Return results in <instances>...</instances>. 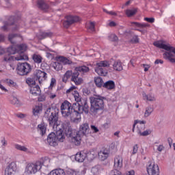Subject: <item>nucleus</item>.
Returning a JSON list of instances; mask_svg holds the SVG:
<instances>
[{"label":"nucleus","instance_id":"nucleus-1","mask_svg":"<svg viewBox=\"0 0 175 175\" xmlns=\"http://www.w3.org/2000/svg\"><path fill=\"white\" fill-rule=\"evenodd\" d=\"M27 50V44H22L18 46L13 45L7 49L8 54L3 57V62L10 64L13 61H23L27 59L28 56L23 55V53Z\"/></svg>","mask_w":175,"mask_h":175},{"label":"nucleus","instance_id":"nucleus-2","mask_svg":"<svg viewBox=\"0 0 175 175\" xmlns=\"http://www.w3.org/2000/svg\"><path fill=\"white\" fill-rule=\"evenodd\" d=\"M76 103L71 105L72 115L76 116L77 120L80 118V114L84 111L85 114H88L90 112V106H88V100L87 98H82L81 96L77 91H74L72 93Z\"/></svg>","mask_w":175,"mask_h":175},{"label":"nucleus","instance_id":"nucleus-3","mask_svg":"<svg viewBox=\"0 0 175 175\" xmlns=\"http://www.w3.org/2000/svg\"><path fill=\"white\" fill-rule=\"evenodd\" d=\"M105 99H106L105 97L100 95L90 97L91 105L90 111L92 116H100L103 113Z\"/></svg>","mask_w":175,"mask_h":175},{"label":"nucleus","instance_id":"nucleus-4","mask_svg":"<svg viewBox=\"0 0 175 175\" xmlns=\"http://www.w3.org/2000/svg\"><path fill=\"white\" fill-rule=\"evenodd\" d=\"M59 110L57 107H49L44 112V117L49 122V126H52L53 129L58 126V120Z\"/></svg>","mask_w":175,"mask_h":175},{"label":"nucleus","instance_id":"nucleus-5","mask_svg":"<svg viewBox=\"0 0 175 175\" xmlns=\"http://www.w3.org/2000/svg\"><path fill=\"white\" fill-rule=\"evenodd\" d=\"M154 46L159 49L166 50L167 52L163 53V58L168 59L172 64H175V48L171 46L170 44H165L164 41L159 40L153 43Z\"/></svg>","mask_w":175,"mask_h":175},{"label":"nucleus","instance_id":"nucleus-6","mask_svg":"<svg viewBox=\"0 0 175 175\" xmlns=\"http://www.w3.org/2000/svg\"><path fill=\"white\" fill-rule=\"evenodd\" d=\"M57 142L64 143L65 142V134L62 130H59L56 132V135L54 133H51L47 137V143L52 147H55L58 145Z\"/></svg>","mask_w":175,"mask_h":175},{"label":"nucleus","instance_id":"nucleus-7","mask_svg":"<svg viewBox=\"0 0 175 175\" xmlns=\"http://www.w3.org/2000/svg\"><path fill=\"white\" fill-rule=\"evenodd\" d=\"M31 70V64L27 62L18 63L17 64L16 72L19 76H28Z\"/></svg>","mask_w":175,"mask_h":175},{"label":"nucleus","instance_id":"nucleus-8","mask_svg":"<svg viewBox=\"0 0 175 175\" xmlns=\"http://www.w3.org/2000/svg\"><path fill=\"white\" fill-rule=\"evenodd\" d=\"M64 132L67 137H70L71 143H73V144H75V146H79L81 137H80L79 134H77V132L73 130L72 127H70Z\"/></svg>","mask_w":175,"mask_h":175},{"label":"nucleus","instance_id":"nucleus-9","mask_svg":"<svg viewBox=\"0 0 175 175\" xmlns=\"http://www.w3.org/2000/svg\"><path fill=\"white\" fill-rule=\"evenodd\" d=\"M43 166V162L37 161L36 163H28L25 167V173L27 174H35L38 173Z\"/></svg>","mask_w":175,"mask_h":175},{"label":"nucleus","instance_id":"nucleus-10","mask_svg":"<svg viewBox=\"0 0 175 175\" xmlns=\"http://www.w3.org/2000/svg\"><path fill=\"white\" fill-rule=\"evenodd\" d=\"M110 64L107 61H101L97 63V67L95 68V72H96L99 76H106L107 75V70L103 68H109Z\"/></svg>","mask_w":175,"mask_h":175},{"label":"nucleus","instance_id":"nucleus-11","mask_svg":"<svg viewBox=\"0 0 175 175\" xmlns=\"http://www.w3.org/2000/svg\"><path fill=\"white\" fill-rule=\"evenodd\" d=\"M61 111L63 117H70L72 116V104L69 103L68 100H65L61 105Z\"/></svg>","mask_w":175,"mask_h":175},{"label":"nucleus","instance_id":"nucleus-12","mask_svg":"<svg viewBox=\"0 0 175 175\" xmlns=\"http://www.w3.org/2000/svg\"><path fill=\"white\" fill-rule=\"evenodd\" d=\"M147 172L149 175H159V167L154 161H149L146 165Z\"/></svg>","mask_w":175,"mask_h":175},{"label":"nucleus","instance_id":"nucleus-13","mask_svg":"<svg viewBox=\"0 0 175 175\" xmlns=\"http://www.w3.org/2000/svg\"><path fill=\"white\" fill-rule=\"evenodd\" d=\"M34 79L36 81H38L40 84H42V81H44L47 79V73L40 70H36L33 72Z\"/></svg>","mask_w":175,"mask_h":175},{"label":"nucleus","instance_id":"nucleus-14","mask_svg":"<svg viewBox=\"0 0 175 175\" xmlns=\"http://www.w3.org/2000/svg\"><path fill=\"white\" fill-rule=\"evenodd\" d=\"M80 21V18L79 16H67L66 17V21H64L63 25L64 28H69L72 24H75V23H77Z\"/></svg>","mask_w":175,"mask_h":175},{"label":"nucleus","instance_id":"nucleus-15","mask_svg":"<svg viewBox=\"0 0 175 175\" xmlns=\"http://www.w3.org/2000/svg\"><path fill=\"white\" fill-rule=\"evenodd\" d=\"M131 25L137 27L139 29H135V31L141 32L142 35H144V33H147V27H150V25L148 24L139 23L137 22H131Z\"/></svg>","mask_w":175,"mask_h":175},{"label":"nucleus","instance_id":"nucleus-16","mask_svg":"<svg viewBox=\"0 0 175 175\" xmlns=\"http://www.w3.org/2000/svg\"><path fill=\"white\" fill-rule=\"evenodd\" d=\"M16 170H17V165L14 162H12L5 168V175H14L16 174Z\"/></svg>","mask_w":175,"mask_h":175},{"label":"nucleus","instance_id":"nucleus-17","mask_svg":"<svg viewBox=\"0 0 175 175\" xmlns=\"http://www.w3.org/2000/svg\"><path fill=\"white\" fill-rule=\"evenodd\" d=\"M79 76H80V73L79 72H74L72 77H71V81H73L76 85L83 84V79L81 77H79Z\"/></svg>","mask_w":175,"mask_h":175},{"label":"nucleus","instance_id":"nucleus-18","mask_svg":"<svg viewBox=\"0 0 175 175\" xmlns=\"http://www.w3.org/2000/svg\"><path fill=\"white\" fill-rule=\"evenodd\" d=\"M113 167L115 170H120L122 167V157L120 156H116L114 159Z\"/></svg>","mask_w":175,"mask_h":175},{"label":"nucleus","instance_id":"nucleus-19","mask_svg":"<svg viewBox=\"0 0 175 175\" xmlns=\"http://www.w3.org/2000/svg\"><path fill=\"white\" fill-rule=\"evenodd\" d=\"M37 7L38 9H40V10L46 12V10H48L49 8H50V5H49L44 0H37Z\"/></svg>","mask_w":175,"mask_h":175},{"label":"nucleus","instance_id":"nucleus-20","mask_svg":"<svg viewBox=\"0 0 175 175\" xmlns=\"http://www.w3.org/2000/svg\"><path fill=\"white\" fill-rule=\"evenodd\" d=\"M79 133L83 134V136H86L90 133V126L88 123H83L79 127Z\"/></svg>","mask_w":175,"mask_h":175},{"label":"nucleus","instance_id":"nucleus-21","mask_svg":"<svg viewBox=\"0 0 175 175\" xmlns=\"http://www.w3.org/2000/svg\"><path fill=\"white\" fill-rule=\"evenodd\" d=\"M142 95L144 100H148L149 102H155V100H157V98H155V94L152 93H149L148 94L143 93Z\"/></svg>","mask_w":175,"mask_h":175},{"label":"nucleus","instance_id":"nucleus-22","mask_svg":"<svg viewBox=\"0 0 175 175\" xmlns=\"http://www.w3.org/2000/svg\"><path fill=\"white\" fill-rule=\"evenodd\" d=\"M85 158H87V154L84 152L77 153L75 155V161L77 162H84Z\"/></svg>","mask_w":175,"mask_h":175},{"label":"nucleus","instance_id":"nucleus-23","mask_svg":"<svg viewBox=\"0 0 175 175\" xmlns=\"http://www.w3.org/2000/svg\"><path fill=\"white\" fill-rule=\"evenodd\" d=\"M113 68L116 72H121L122 70L123 67H122V62L120 60H116L114 62L113 64Z\"/></svg>","mask_w":175,"mask_h":175},{"label":"nucleus","instance_id":"nucleus-24","mask_svg":"<svg viewBox=\"0 0 175 175\" xmlns=\"http://www.w3.org/2000/svg\"><path fill=\"white\" fill-rule=\"evenodd\" d=\"M98 158L101 161H106L109 158V150H103L98 152Z\"/></svg>","mask_w":175,"mask_h":175},{"label":"nucleus","instance_id":"nucleus-25","mask_svg":"<svg viewBox=\"0 0 175 175\" xmlns=\"http://www.w3.org/2000/svg\"><path fill=\"white\" fill-rule=\"evenodd\" d=\"M94 83L98 88H102L103 87L105 82L103 81V79L100 77H94Z\"/></svg>","mask_w":175,"mask_h":175},{"label":"nucleus","instance_id":"nucleus-26","mask_svg":"<svg viewBox=\"0 0 175 175\" xmlns=\"http://www.w3.org/2000/svg\"><path fill=\"white\" fill-rule=\"evenodd\" d=\"M116 88V83L113 81H108L104 83L103 88H106L107 90H114Z\"/></svg>","mask_w":175,"mask_h":175},{"label":"nucleus","instance_id":"nucleus-27","mask_svg":"<svg viewBox=\"0 0 175 175\" xmlns=\"http://www.w3.org/2000/svg\"><path fill=\"white\" fill-rule=\"evenodd\" d=\"M65 170L61 168L55 169L50 172L48 175H65Z\"/></svg>","mask_w":175,"mask_h":175},{"label":"nucleus","instance_id":"nucleus-28","mask_svg":"<svg viewBox=\"0 0 175 175\" xmlns=\"http://www.w3.org/2000/svg\"><path fill=\"white\" fill-rule=\"evenodd\" d=\"M31 57L35 64H42L43 61V57L39 54L34 53Z\"/></svg>","mask_w":175,"mask_h":175},{"label":"nucleus","instance_id":"nucleus-29","mask_svg":"<svg viewBox=\"0 0 175 175\" xmlns=\"http://www.w3.org/2000/svg\"><path fill=\"white\" fill-rule=\"evenodd\" d=\"M37 129L42 136H44L46 135V131H47V127H46L44 124H40L38 125Z\"/></svg>","mask_w":175,"mask_h":175},{"label":"nucleus","instance_id":"nucleus-30","mask_svg":"<svg viewBox=\"0 0 175 175\" xmlns=\"http://www.w3.org/2000/svg\"><path fill=\"white\" fill-rule=\"evenodd\" d=\"M74 72H80L81 73H88V72H90V68H88L87 66H81L75 68V71Z\"/></svg>","mask_w":175,"mask_h":175},{"label":"nucleus","instance_id":"nucleus-31","mask_svg":"<svg viewBox=\"0 0 175 175\" xmlns=\"http://www.w3.org/2000/svg\"><path fill=\"white\" fill-rule=\"evenodd\" d=\"M72 76H73V72H72V70L66 71L62 78L63 83H67L68 80H69L70 77H72Z\"/></svg>","mask_w":175,"mask_h":175},{"label":"nucleus","instance_id":"nucleus-32","mask_svg":"<svg viewBox=\"0 0 175 175\" xmlns=\"http://www.w3.org/2000/svg\"><path fill=\"white\" fill-rule=\"evenodd\" d=\"M58 60L59 61V62L63 64V65H70V64H72V60H70V59H69L66 57H62V56L59 57Z\"/></svg>","mask_w":175,"mask_h":175},{"label":"nucleus","instance_id":"nucleus-33","mask_svg":"<svg viewBox=\"0 0 175 175\" xmlns=\"http://www.w3.org/2000/svg\"><path fill=\"white\" fill-rule=\"evenodd\" d=\"M30 92L32 94V95H40V88L39 85L32 87L30 90Z\"/></svg>","mask_w":175,"mask_h":175},{"label":"nucleus","instance_id":"nucleus-34","mask_svg":"<svg viewBox=\"0 0 175 175\" xmlns=\"http://www.w3.org/2000/svg\"><path fill=\"white\" fill-rule=\"evenodd\" d=\"M10 103L12 105H14V106H16V107H20V106H21V105H23V103H21V101L16 97L12 98V99L10 100Z\"/></svg>","mask_w":175,"mask_h":175},{"label":"nucleus","instance_id":"nucleus-35","mask_svg":"<svg viewBox=\"0 0 175 175\" xmlns=\"http://www.w3.org/2000/svg\"><path fill=\"white\" fill-rule=\"evenodd\" d=\"M154 111V107L151 105L148 106L146 108V111L144 113V117H150L151 114H152V112Z\"/></svg>","mask_w":175,"mask_h":175},{"label":"nucleus","instance_id":"nucleus-36","mask_svg":"<svg viewBox=\"0 0 175 175\" xmlns=\"http://www.w3.org/2000/svg\"><path fill=\"white\" fill-rule=\"evenodd\" d=\"M53 33L51 32H41L39 34V39H44L45 38H51Z\"/></svg>","mask_w":175,"mask_h":175},{"label":"nucleus","instance_id":"nucleus-37","mask_svg":"<svg viewBox=\"0 0 175 175\" xmlns=\"http://www.w3.org/2000/svg\"><path fill=\"white\" fill-rule=\"evenodd\" d=\"M125 13L127 17H132V16H135V14L137 13V9L133 8V10H126Z\"/></svg>","mask_w":175,"mask_h":175},{"label":"nucleus","instance_id":"nucleus-38","mask_svg":"<svg viewBox=\"0 0 175 175\" xmlns=\"http://www.w3.org/2000/svg\"><path fill=\"white\" fill-rule=\"evenodd\" d=\"M87 29L90 32H95V22H90L86 25Z\"/></svg>","mask_w":175,"mask_h":175},{"label":"nucleus","instance_id":"nucleus-39","mask_svg":"<svg viewBox=\"0 0 175 175\" xmlns=\"http://www.w3.org/2000/svg\"><path fill=\"white\" fill-rule=\"evenodd\" d=\"M14 147L18 151H23V152H28V148L21 146L20 144H15Z\"/></svg>","mask_w":175,"mask_h":175},{"label":"nucleus","instance_id":"nucleus-40","mask_svg":"<svg viewBox=\"0 0 175 175\" xmlns=\"http://www.w3.org/2000/svg\"><path fill=\"white\" fill-rule=\"evenodd\" d=\"M52 68L58 72L59 70H62V64L58 62H56L53 64Z\"/></svg>","mask_w":175,"mask_h":175},{"label":"nucleus","instance_id":"nucleus-41","mask_svg":"<svg viewBox=\"0 0 175 175\" xmlns=\"http://www.w3.org/2000/svg\"><path fill=\"white\" fill-rule=\"evenodd\" d=\"M27 84L29 85H35L36 84V79H35V77L33 75V77H29L26 79Z\"/></svg>","mask_w":175,"mask_h":175},{"label":"nucleus","instance_id":"nucleus-42","mask_svg":"<svg viewBox=\"0 0 175 175\" xmlns=\"http://www.w3.org/2000/svg\"><path fill=\"white\" fill-rule=\"evenodd\" d=\"M67 173L68 174L70 175H83V172H80V171H76L72 169L68 170Z\"/></svg>","mask_w":175,"mask_h":175},{"label":"nucleus","instance_id":"nucleus-43","mask_svg":"<svg viewBox=\"0 0 175 175\" xmlns=\"http://www.w3.org/2000/svg\"><path fill=\"white\" fill-rule=\"evenodd\" d=\"M62 126L63 131H64V132L66 131H68L70 128H72L70 126V122H64V123H62Z\"/></svg>","mask_w":175,"mask_h":175},{"label":"nucleus","instance_id":"nucleus-44","mask_svg":"<svg viewBox=\"0 0 175 175\" xmlns=\"http://www.w3.org/2000/svg\"><path fill=\"white\" fill-rule=\"evenodd\" d=\"M40 111H42V107L40 106H36L33 109V114L34 116H38L39 114V113H40Z\"/></svg>","mask_w":175,"mask_h":175},{"label":"nucleus","instance_id":"nucleus-45","mask_svg":"<svg viewBox=\"0 0 175 175\" xmlns=\"http://www.w3.org/2000/svg\"><path fill=\"white\" fill-rule=\"evenodd\" d=\"M17 36H20V35L18 34H10L8 36V40L12 42L13 44H14V43H16V42L14 40H13V39H14V38H17Z\"/></svg>","mask_w":175,"mask_h":175},{"label":"nucleus","instance_id":"nucleus-46","mask_svg":"<svg viewBox=\"0 0 175 175\" xmlns=\"http://www.w3.org/2000/svg\"><path fill=\"white\" fill-rule=\"evenodd\" d=\"M108 38L111 42H117L118 40V37L116 34H110Z\"/></svg>","mask_w":175,"mask_h":175},{"label":"nucleus","instance_id":"nucleus-47","mask_svg":"<svg viewBox=\"0 0 175 175\" xmlns=\"http://www.w3.org/2000/svg\"><path fill=\"white\" fill-rule=\"evenodd\" d=\"M130 42L134 44L139 43V37L136 35L133 36Z\"/></svg>","mask_w":175,"mask_h":175},{"label":"nucleus","instance_id":"nucleus-48","mask_svg":"<svg viewBox=\"0 0 175 175\" xmlns=\"http://www.w3.org/2000/svg\"><path fill=\"white\" fill-rule=\"evenodd\" d=\"M138 133L140 135V136H148L151 132H150V131H145L142 132V130H139Z\"/></svg>","mask_w":175,"mask_h":175},{"label":"nucleus","instance_id":"nucleus-49","mask_svg":"<svg viewBox=\"0 0 175 175\" xmlns=\"http://www.w3.org/2000/svg\"><path fill=\"white\" fill-rule=\"evenodd\" d=\"M139 150V146L137 144H135L133 148V152H132V154L135 155V154H137V151Z\"/></svg>","mask_w":175,"mask_h":175},{"label":"nucleus","instance_id":"nucleus-50","mask_svg":"<svg viewBox=\"0 0 175 175\" xmlns=\"http://www.w3.org/2000/svg\"><path fill=\"white\" fill-rule=\"evenodd\" d=\"M76 88H77V87L76 86H71L68 90H66V94H70L71 92H73V91H75V90H76Z\"/></svg>","mask_w":175,"mask_h":175},{"label":"nucleus","instance_id":"nucleus-51","mask_svg":"<svg viewBox=\"0 0 175 175\" xmlns=\"http://www.w3.org/2000/svg\"><path fill=\"white\" fill-rule=\"evenodd\" d=\"M103 12H105L107 14H110V16H117V13H116L115 12H113V11L109 12V11H107V10L103 9Z\"/></svg>","mask_w":175,"mask_h":175},{"label":"nucleus","instance_id":"nucleus-52","mask_svg":"<svg viewBox=\"0 0 175 175\" xmlns=\"http://www.w3.org/2000/svg\"><path fill=\"white\" fill-rule=\"evenodd\" d=\"M92 173H93L94 175H98L99 174V170L98 167H93L92 169Z\"/></svg>","mask_w":175,"mask_h":175},{"label":"nucleus","instance_id":"nucleus-53","mask_svg":"<svg viewBox=\"0 0 175 175\" xmlns=\"http://www.w3.org/2000/svg\"><path fill=\"white\" fill-rule=\"evenodd\" d=\"M90 128L92 131H93L94 133H98L99 132V129H98L97 127L95 126L94 125H91Z\"/></svg>","mask_w":175,"mask_h":175},{"label":"nucleus","instance_id":"nucleus-54","mask_svg":"<svg viewBox=\"0 0 175 175\" xmlns=\"http://www.w3.org/2000/svg\"><path fill=\"white\" fill-rule=\"evenodd\" d=\"M145 21H147L148 23H150L152 24V23H154L155 18H144Z\"/></svg>","mask_w":175,"mask_h":175},{"label":"nucleus","instance_id":"nucleus-55","mask_svg":"<svg viewBox=\"0 0 175 175\" xmlns=\"http://www.w3.org/2000/svg\"><path fill=\"white\" fill-rule=\"evenodd\" d=\"M144 68V72H148V70L150 68V66L148 64H142Z\"/></svg>","mask_w":175,"mask_h":175},{"label":"nucleus","instance_id":"nucleus-56","mask_svg":"<svg viewBox=\"0 0 175 175\" xmlns=\"http://www.w3.org/2000/svg\"><path fill=\"white\" fill-rule=\"evenodd\" d=\"M8 27H9V23L8 22L4 23V25L2 27L3 31H8Z\"/></svg>","mask_w":175,"mask_h":175},{"label":"nucleus","instance_id":"nucleus-57","mask_svg":"<svg viewBox=\"0 0 175 175\" xmlns=\"http://www.w3.org/2000/svg\"><path fill=\"white\" fill-rule=\"evenodd\" d=\"M7 83L9 84V85H16V83H14V81H13L12 79H8Z\"/></svg>","mask_w":175,"mask_h":175},{"label":"nucleus","instance_id":"nucleus-58","mask_svg":"<svg viewBox=\"0 0 175 175\" xmlns=\"http://www.w3.org/2000/svg\"><path fill=\"white\" fill-rule=\"evenodd\" d=\"M165 147H163V145H159L157 148V150L159 151V152H161V151H163Z\"/></svg>","mask_w":175,"mask_h":175},{"label":"nucleus","instance_id":"nucleus-59","mask_svg":"<svg viewBox=\"0 0 175 175\" xmlns=\"http://www.w3.org/2000/svg\"><path fill=\"white\" fill-rule=\"evenodd\" d=\"M124 175H135V171L133 170L129 171L126 174H124Z\"/></svg>","mask_w":175,"mask_h":175},{"label":"nucleus","instance_id":"nucleus-60","mask_svg":"<svg viewBox=\"0 0 175 175\" xmlns=\"http://www.w3.org/2000/svg\"><path fill=\"white\" fill-rule=\"evenodd\" d=\"M45 99H46V97H44V96H40L38 97L39 102H43L45 100Z\"/></svg>","mask_w":175,"mask_h":175},{"label":"nucleus","instance_id":"nucleus-61","mask_svg":"<svg viewBox=\"0 0 175 175\" xmlns=\"http://www.w3.org/2000/svg\"><path fill=\"white\" fill-rule=\"evenodd\" d=\"M154 64L157 65L158 64H163V60L162 59H156Z\"/></svg>","mask_w":175,"mask_h":175},{"label":"nucleus","instance_id":"nucleus-62","mask_svg":"<svg viewBox=\"0 0 175 175\" xmlns=\"http://www.w3.org/2000/svg\"><path fill=\"white\" fill-rule=\"evenodd\" d=\"M0 88L2 91H4V92H8V89L5 88L4 86L2 85V84L0 83Z\"/></svg>","mask_w":175,"mask_h":175},{"label":"nucleus","instance_id":"nucleus-63","mask_svg":"<svg viewBox=\"0 0 175 175\" xmlns=\"http://www.w3.org/2000/svg\"><path fill=\"white\" fill-rule=\"evenodd\" d=\"M1 143H2V146L3 147H5V146H6L8 144V142H6V139H5V138H3L2 140H1Z\"/></svg>","mask_w":175,"mask_h":175},{"label":"nucleus","instance_id":"nucleus-64","mask_svg":"<svg viewBox=\"0 0 175 175\" xmlns=\"http://www.w3.org/2000/svg\"><path fill=\"white\" fill-rule=\"evenodd\" d=\"M56 82H57V81L55 80V79L52 78L51 81V85H53L54 84H55Z\"/></svg>","mask_w":175,"mask_h":175}]
</instances>
